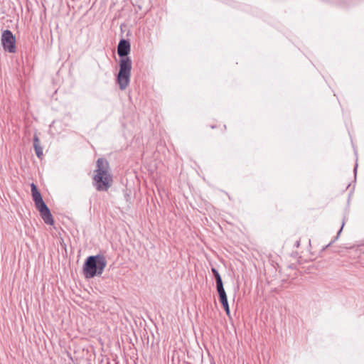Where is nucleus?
Returning <instances> with one entry per match:
<instances>
[{"mask_svg":"<svg viewBox=\"0 0 364 364\" xmlns=\"http://www.w3.org/2000/svg\"><path fill=\"white\" fill-rule=\"evenodd\" d=\"M131 50L129 40L121 39L117 46V54L119 57V70L116 76V82L121 90H124L130 83L132 60L128 56Z\"/></svg>","mask_w":364,"mask_h":364,"instance_id":"nucleus-1","label":"nucleus"},{"mask_svg":"<svg viewBox=\"0 0 364 364\" xmlns=\"http://www.w3.org/2000/svg\"><path fill=\"white\" fill-rule=\"evenodd\" d=\"M108 168L109 163L106 159H97L93 180L94 186L98 191H107L112 186V177L108 173Z\"/></svg>","mask_w":364,"mask_h":364,"instance_id":"nucleus-2","label":"nucleus"},{"mask_svg":"<svg viewBox=\"0 0 364 364\" xmlns=\"http://www.w3.org/2000/svg\"><path fill=\"white\" fill-rule=\"evenodd\" d=\"M107 263L106 257L102 254L89 256L82 267L83 275L86 279L101 276Z\"/></svg>","mask_w":364,"mask_h":364,"instance_id":"nucleus-3","label":"nucleus"},{"mask_svg":"<svg viewBox=\"0 0 364 364\" xmlns=\"http://www.w3.org/2000/svg\"><path fill=\"white\" fill-rule=\"evenodd\" d=\"M31 189L32 198L35 203L36 208L39 212L40 215L43 220L44 223L47 225H53L54 220L50 210L46 203L43 201L40 191L33 183L31 184Z\"/></svg>","mask_w":364,"mask_h":364,"instance_id":"nucleus-4","label":"nucleus"},{"mask_svg":"<svg viewBox=\"0 0 364 364\" xmlns=\"http://www.w3.org/2000/svg\"><path fill=\"white\" fill-rule=\"evenodd\" d=\"M316 252H291L287 259L290 268H296L297 264H302V261L299 258L304 257L305 260H314L316 258L314 255Z\"/></svg>","mask_w":364,"mask_h":364,"instance_id":"nucleus-5","label":"nucleus"},{"mask_svg":"<svg viewBox=\"0 0 364 364\" xmlns=\"http://www.w3.org/2000/svg\"><path fill=\"white\" fill-rule=\"evenodd\" d=\"M1 42L6 51L11 53L16 52V38L10 30H5L2 32Z\"/></svg>","mask_w":364,"mask_h":364,"instance_id":"nucleus-6","label":"nucleus"},{"mask_svg":"<svg viewBox=\"0 0 364 364\" xmlns=\"http://www.w3.org/2000/svg\"><path fill=\"white\" fill-rule=\"evenodd\" d=\"M217 291L218 293V295H219V299H220V301L221 303V304L223 305V308H224V310L225 311L227 315L228 316H230V308H229V304H228V298H227V294H226V292L225 291V289L224 288H221L220 289H217Z\"/></svg>","mask_w":364,"mask_h":364,"instance_id":"nucleus-7","label":"nucleus"},{"mask_svg":"<svg viewBox=\"0 0 364 364\" xmlns=\"http://www.w3.org/2000/svg\"><path fill=\"white\" fill-rule=\"evenodd\" d=\"M33 145L37 157L41 159L43 155V147L41 146V141L37 134L33 136Z\"/></svg>","mask_w":364,"mask_h":364,"instance_id":"nucleus-8","label":"nucleus"},{"mask_svg":"<svg viewBox=\"0 0 364 364\" xmlns=\"http://www.w3.org/2000/svg\"><path fill=\"white\" fill-rule=\"evenodd\" d=\"M211 271L215 277V282H216V289H220L221 288H224L223 287V280H222V278H221V276L220 274H219V272H218V270L213 267L211 269Z\"/></svg>","mask_w":364,"mask_h":364,"instance_id":"nucleus-9","label":"nucleus"},{"mask_svg":"<svg viewBox=\"0 0 364 364\" xmlns=\"http://www.w3.org/2000/svg\"><path fill=\"white\" fill-rule=\"evenodd\" d=\"M100 364H111L109 359L107 357L102 358Z\"/></svg>","mask_w":364,"mask_h":364,"instance_id":"nucleus-10","label":"nucleus"},{"mask_svg":"<svg viewBox=\"0 0 364 364\" xmlns=\"http://www.w3.org/2000/svg\"><path fill=\"white\" fill-rule=\"evenodd\" d=\"M331 243L323 245L321 248V250H326L329 247Z\"/></svg>","mask_w":364,"mask_h":364,"instance_id":"nucleus-11","label":"nucleus"},{"mask_svg":"<svg viewBox=\"0 0 364 364\" xmlns=\"http://www.w3.org/2000/svg\"><path fill=\"white\" fill-rule=\"evenodd\" d=\"M299 245H300V242L299 241H296L295 242L294 247L298 248V247H299Z\"/></svg>","mask_w":364,"mask_h":364,"instance_id":"nucleus-12","label":"nucleus"},{"mask_svg":"<svg viewBox=\"0 0 364 364\" xmlns=\"http://www.w3.org/2000/svg\"><path fill=\"white\" fill-rule=\"evenodd\" d=\"M300 260L302 261V264L309 262V260H305L304 257L299 258Z\"/></svg>","mask_w":364,"mask_h":364,"instance_id":"nucleus-13","label":"nucleus"},{"mask_svg":"<svg viewBox=\"0 0 364 364\" xmlns=\"http://www.w3.org/2000/svg\"><path fill=\"white\" fill-rule=\"evenodd\" d=\"M343 225H344V222H343V223H342V226H341V229L339 230V231H338V235L341 233V232L342 231V229H343Z\"/></svg>","mask_w":364,"mask_h":364,"instance_id":"nucleus-14","label":"nucleus"},{"mask_svg":"<svg viewBox=\"0 0 364 364\" xmlns=\"http://www.w3.org/2000/svg\"><path fill=\"white\" fill-rule=\"evenodd\" d=\"M357 168H358V164H356L355 167H354V172H355V173H356Z\"/></svg>","mask_w":364,"mask_h":364,"instance_id":"nucleus-15","label":"nucleus"},{"mask_svg":"<svg viewBox=\"0 0 364 364\" xmlns=\"http://www.w3.org/2000/svg\"><path fill=\"white\" fill-rule=\"evenodd\" d=\"M358 247H360V246H364V244H358Z\"/></svg>","mask_w":364,"mask_h":364,"instance_id":"nucleus-16","label":"nucleus"}]
</instances>
